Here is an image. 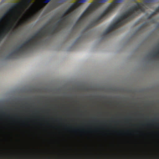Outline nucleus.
Segmentation results:
<instances>
[{
    "label": "nucleus",
    "instance_id": "nucleus-1",
    "mask_svg": "<svg viewBox=\"0 0 159 159\" xmlns=\"http://www.w3.org/2000/svg\"><path fill=\"white\" fill-rule=\"evenodd\" d=\"M69 16V15H66L63 18H61V16L60 20L55 24L51 31L49 30V28L48 27L46 30L42 31L45 27L44 26L42 27L30 39L25 42L7 56L6 59H9L14 58L19 54H23L28 50L41 44L43 38L47 36L53 35L62 29L66 24Z\"/></svg>",
    "mask_w": 159,
    "mask_h": 159
},
{
    "label": "nucleus",
    "instance_id": "nucleus-2",
    "mask_svg": "<svg viewBox=\"0 0 159 159\" xmlns=\"http://www.w3.org/2000/svg\"><path fill=\"white\" fill-rule=\"evenodd\" d=\"M143 1L142 3L137 2L135 5L132 6L107 28L103 33L102 35L104 37L106 36L109 32L134 18V13L135 12L138 13L144 12L146 9L151 8V4L155 1Z\"/></svg>",
    "mask_w": 159,
    "mask_h": 159
},
{
    "label": "nucleus",
    "instance_id": "nucleus-3",
    "mask_svg": "<svg viewBox=\"0 0 159 159\" xmlns=\"http://www.w3.org/2000/svg\"><path fill=\"white\" fill-rule=\"evenodd\" d=\"M113 1L114 2L110 4L108 7L98 18L91 22L88 26V28H91L101 22L103 19L105 18L110 13L115 11L118 7L120 2L123 1Z\"/></svg>",
    "mask_w": 159,
    "mask_h": 159
},
{
    "label": "nucleus",
    "instance_id": "nucleus-4",
    "mask_svg": "<svg viewBox=\"0 0 159 159\" xmlns=\"http://www.w3.org/2000/svg\"><path fill=\"white\" fill-rule=\"evenodd\" d=\"M90 4L86 10L83 12L81 16L76 21L75 24L74 25L75 27L76 25H81L83 22L86 17L90 15L93 11H95L98 7L100 6L101 3L107 1H96Z\"/></svg>",
    "mask_w": 159,
    "mask_h": 159
},
{
    "label": "nucleus",
    "instance_id": "nucleus-5",
    "mask_svg": "<svg viewBox=\"0 0 159 159\" xmlns=\"http://www.w3.org/2000/svg\"><path fill=\"white\" fill-rule=\"evenodd\" d=\"M8 23L9 25V26L7 28H5V29L0 33V42L3 39L7 32H9L12 27L13 23L12 22H11V23L8 22Z\"/></svg>",
    "mask_w": 159,
    "mask_h": 159
},
{
    "label": "nucleus",
    "instance_id": "nucleus-6",
    "mask_svg": "<svg viewBox=\"0 0 159 159\" xmlns=\"http://www.w3.org/2000/svg\"><path fill=\"white\" fill-rule=\"evenodd\" d=\"M20 6V4L18 3L13 4L4 14L6 16H7L10 13H13L15 9H17Z\"/></svg>",
    "mask_w": 159,
    "mask_h": 159
},
{
    "label": "nucleus",
    "instance_id": "nucleus-7",
    "mask_svg": "<svg viewBox=\"0 0 159 159\" xmlns=\"http://www.w3.org/2000/svg\"><path fill=\"white\" fill-rule=\"evenodd\" d=\"M76 3L72 4L68 9L71 13L79 6L80 4L86 1H77Z\"/></svg>",
    "mask_w": 159,
    "mask_h": 159
},
{
    "label": "nucleus",
    "instance_id": "nucleus-8",
    "mask_svg": "<svg viewBox=\"0 0 159 159\" xmlns=\"http://www.w3.org/2000/svg\"><path fill=\"white\" fill-rule=\"evenodd\" d=\"M29 10L31 11H34V13H36V12L40 10V9L39 8H38L37 7L36 5L34 4H33L30 6Z\"/></svg>",
    "mask_w": 159,
    "mask_h": 159
},
{
    "label": "nucleus",
    "instance_id": "nucleus-9",
    "mask_svg": "<svg viewBox=\"0 0 159 159\" xmlns=\"http://www.w3.org/2000/svg\"><path fill=\"white\" fill-rule=\"evenodd\" d=\"M57 6L54 3L51 4L48 7V9L49 10H52L55 8Z\"/></svg>",
    "mask_w": 159,
    "mask_h": 159
},
{
    "label": "nucleus",
    "instance_id": "nucleus-10",
    "mask_svg": "<svg viewBox=\"0 0 159 159\" xmlns=\"http://www.w3.org/2000/svg\"><path fill=\"white\" fill-rule=\"evenodd\" d=\"M70 13L71 12L68 9H67L64 12V13L61 16V18H63L66 15L70 14Z\"/></svg>",
    "mask_w": 159,
    "mask_h": 159
},
{
    "label": "nucleus",
    "instance_id": "nucleus-11",
    "mask_svg": "<svg viewBox=\"0 0 159 159\" xmlns=\"http://www.w3.org/2000/svg\"><path fill=\"white\" fill-rule=\"evenodd\" d=\"M22 1L27 2L28 3H30L32 1ZM43 1V2L46 3H48L50 1Z\"/></svg>",
    "mask_w": 159,
    "mask_h": 159
},
{
    "label": "nucleus",
    "instance_id": "nucleus-12",
    "mask_svg": "<svg viewBox=\"0 0 159 159\" xmlns=\"http://www.w3.org/2000/svg\"><path fill=\"white\" fill-rule=\"evenodd\" d=\"M6 17L7 16L4 14L0 18V25L3 21L6 18Z\"/></svg>",
    "mask_w": 159,
    "mask_h": 159
},
{
    "label": "nucleus",
    "instance_id": "nucleus-13",
    "mask_svg": "<svg viewBox=\"0 0 159 159\" xmlns=\"http://www.w3.org/2000/svg\"><path fill=\"white\" fill-rule=\"evenodd\" d=\"M157 12L155 10V11L153 12H152L151 14V15H150V16H149L148 18H150V17H151L152 16L154 15H155L156 14H157Z\"/></svg>",
    "mask_w": 159,
    "mask_h": 159
},
{
    "label": "nucleus",
    "instance_id": "nucleus-14",
    "mask_svg": "<svg viewBox=\"0 0 159 159\" xmlns=\"http://www.w3.org/2000/svg\"><path fill=\"white\" fill-rule=\"evenodd\" d=\"M158 56H159V53L157 52H155L152 55V57H155Z\"/></svg>",
    "mask_w": 159,
    "mask_h": 159
},
{
    "label": "nucleus",
    "instance_id": "nucleus-15",
    "mask_svg": "<svg viewBox=\"0 0 159 159\" xmlns=\"http://www.w3.org/2000/svg\"><path fill=\"white\" fill-rule=\"evenodd\" d=\"M32 18V14L31 16H29L26 17V19L28 20H30Z\"/></svg>",
    "mask_w": 159,
    "mask_h": 159
},
{
    "label": "nucleus",
    "instance_id": "nucleus-16",
    "mask_svg": "<svg viewBox=\"0 0 159 159\" xmlns=\"http://www.w3.org/2000/svg\"><path fill=\"white\" fill-rule=\"evenodd\" d=\"M155 11L157 13L159 12V6L156 8Z\"/></svg>",
    "mask_w": 159,
    "mask_h": 159
},
{
    "label": "nucleus",
    "instance_id": "nucleus-17",
    "mask_svg": "<svg viewBox=\"0 0 159 159\" xmlns=\"http://www.w3.org/2000/svg\"><path fill=\"white\" fill-rule=\"evenodd\" d=\"M18 17L16 16V19H18Z\"/></svg>",
    "mask_w": 159,
    "mask_h": 159
},
{
    "label": "nucleus",
    "instance_id": "nucleus-18",
    "mask_svg": "<svg viewBox=\"0 0 159 159\" xmlns=\"http://www.w3.org/2000/svg\"><path fill=\"white\" fill-rule=\"evenodd\" d=\"M2 113H3V114H5V113H4V112H2Z\"/></svg>",
    "mask_w": 159,
    "mask_h": 159
},
{
    "label": "nucleus",
    "instance_id": "nucleus-19",
    "mask_svg": "<svg viewBox=\"0 0 159 159\" xmlns=\"http://www.w3.org/2000/svg\"><path fill=\"white\" fill-rule=\"evenodd\" d=\"M61 1H62V0H61Z\"/></svg>",
    "mask_w": 159,
    "mask_h": 159
}]
</instances>
